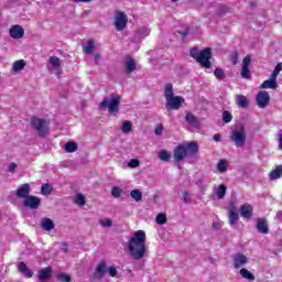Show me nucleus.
I'll return each mask as SVG.
<instances>
[{"instance_id":"nucleus-9","label":"nucleus","mask_w":282,"mask_h":282,"mask_svg":"<svg viewBox=\"0 0 282 282\" xmlns=\"http://www.w3.org/2000/svg\"><path fill=\"white\" fill-rule=\"evenodd\" d=\"M252 63V58L250 57V55H247L243 59H242V64H241V78H245L247 80H250L252 78V74L250 73V65Z\"/></svg>"},{"instance_id":"nucleus-57","label":"nucleus","mask_w":282,"mask_h":282,"mask_svg":"<svg viewBox=\"0 0 282 282\" xmlns=\"http://www.w3.org/2000/svg\"><path fill=\"white\" fill-rule=\"evenodd\" d=\"M279 149L282 150V134H279Z\"/></svg>"},{"instance_id":"nucleus-29","label":"nucleus","mask_w":282,"mask_h":282,"mask_svg":"<svg viewBox=\"0 0 282 282\" xmlns=\"http://www.w3.org/2000/svg\"><path fill=\"white\" fill-rule=\"evenodd\" d=\"M37 276H39L40 281H47V279H50L52 276V268L47 267V268L40 270Z\"/></svg>"},{"instance_id":"nucleus-36","label":"nucleus","mask_w":282,"mask_h":282,"mask_svg":"<svg viewBox=\"0 0 282 282\" xmlns=\"http://www.w3.org/2000/svg\"><path fill=\"white\" fill-rule=\"evenodd\" d=\"M228 219L230 226H236V224L239 221V214L237 212H228Z\"/></svg>"},{"instance_id":"nucleus-8","label":"nucleus","mask_w":282,"mask_h":282,"mask_svg":"<svg viewBox=\"0 0 282 282\" xmlns=\"http://www.w3.org/2000/svg\"><path fill=\"white\" fill-rule=\"evenodd\" d=\"M47 68H48V72H51L52 74H56L57 76H61V74H63L62 72L63 66L61 64V58H58L57 56H51L48 58Z\"/></svg>"},{"instance_id":"nucleus-26","label":"nucleus","mask_w":282,"mask_h":282,"mask_svg":"<svg viewBox=\"0 0 282 282\" xmlns=\"http://www.w3.org/2000/svg\"><path fill=\"white\" fill-rule=\"evenodd\" d=\"M257 230L262 235H268V221L264 218H259L257 221Z\"/></svg>"},{"instance_id":"nucleus-58","label":"nucleus","mask_w":282,"mask_h":282,"mask_svg":"<svg viewBox=\"0 0 282 282\" xmlns=\"http://www.w3.org/2000/svg\"><path fill=\"white\" fill-rule=\"evenodd\" d=\"M234 65H237V56L234 57Z\"/></svg>"},{"instance_id":"nucleus-2","label":"nucleus","mask_w":282,"mask_h":282,"mask_svg":"<svg viewBox=\"0 0 282 282\" xmlns=\"http://www.w3.org/2000/svg\"><path fill=\"white\" fill-rule=\"evenodd\" d=\"M164 96H165V107L166 109H182V106L186 100L182 96H175L173 91V84H165L164 86Z\"/></svg>"},{"instance_id":"nucleus-39","label":"nucleus","mask_w":282,"mask_h":282,"mask_svg":"<svg viewBox=\"0 0 282 282\" xmlns=\"http://www.w3.org/2000/svg\"><path fill=\"white\" fill-rule=\"evenodd\" d=\"M122 193H123V191H122V188H120L119 186H113V187L111 188V195H112V197H115L116 199L122 197Z\"/></svg>"},{"instance_id":"nucleus-34","label":"nucleus","mask_w":282,"mask_h":282,"mask_svg":"<svg viewBox=\"0 0 282 282\" xmlns=\"http://www.w3.org/2000/svg\"><path fill=\"white\" fill-rule=\"evenodd\" d=\"M120 129L127 135L133 131V123L131 121H123Z\"/></svg>"},{"instance_id":"nucleus-46","label":"nucleus","mask_w":282,"mask_h":282,"mask_svg":"<svg viewBox=\"0 0 282 282\" xmlns=\"http://www.w3.org/2000/svg\"><path fill=\"white\" fill-rule=\"evenodd\" d=\"M281 69H282V63H279L273 69L271 76L276 79L279 77V74L281 73Z\"/></svg>"},{"instance_id":"nucleus-21","label":"nucleus","mask_w":282,"mask_h":282,"mask_svg":"<svg viewBox=\"0 0 282 282\" xmlns=\"http://www.w3.org/2000/svg\"><path fill=\"white\" fill-rule=\"evenodd\" d=\"M17 197H20L22 199L30 197V184L21 185L17 191Z\"/></svg>"},{"instance_id":"nucleus-40","label":"nucleus","mask_w":282,"mask_h":282,"mask_svg":"<svg viewBox=\"0 0 282 282\" xmlns=\"http://www.w3.org/2000/svg\"><path fill=\"white\" fill-rule=\"evenodd\" d=\"M75 204H77V206H85V204H87V200L85 199V195L76 194L75 195Z\"/></svg>"},{"instance_id":"nucleus-56","label":"nucleus","mask_w":282,"mask_h":282,"mask_svg":"<svg viewBox=\"0 0 282 282\" xmlns=\"http://www.w3.org/2000/svg\"><path fill=\"white\" fill-rule=\"evenodd\" d=\"M77 3H91L94 0H75Z\"/></svg>"},{"instance_id":"nucleus-12","label":"nucleus","mask_w":282,"mask_h":282,"mask_svg":"<svg viewBox=\"0 0 282 282\" xmlns=\"http://www.w3.org/2000/svg\"><path fill=\"white\" fill-rule=\"evenodd\" d=\"M23 204L26 208H30L31 210H36V208L41 206V198L36 196H28L26 198H24Z\"/></svg>"},{"instance_id":"nucleus-20","label":"nucleus","mask_w":282,"mask_h":282,"mask_svg":"<svg viewBox=\"0 0 282 282\" xmlns=\"http://www.w3.org/2000/svg\"><path fill=\"white\" fill-rule=\"evenodd\" d=\"M227 191L228 186H226V184H220L214 187V195L217 197V199H224V197H226Z\"/></svg>"},{"instance_id":"nucleus-60","label":"nucleus","mask_w":282,"mask_h":282,"mask_svg":"<svg viewBox=\"0 0 282 282\" xmlns=\"http://www.w3.org/2000/svg\"><path fill=\"white\" fill-rule=\"evenodd\" d=\"M213 226H214V228H219L218 224H214Z\"/></svg>"},{"instance_id":"nucleus-15","label":"nucleus","mask_w":282,"mask_h":282,"mask_svg":"<svg viewBox=\"0 0 282 282\" xmlns=\"http://www.w3.org/2000/svg\"><path fill=\"white\" fill-rule=\"evenodd\" d=\"M97 48H98V44L94 40H87L83 44V52L87 56H91V54L95 53Z\"/></svg>"},{"instance_id":"nucleus-23","label":"nucleus","mask_w":282,"mask_h":282,"mask_svg":"<svg viewBox=\"0 0 282 282\" xmlns=\"http://www.w3.org/2000/svg\"><path fill=\"white\" fill-rule=\"evenodd\" d=\"M183 147L185 148V151L187 152V155H195L197 151H199V147L195 142L189 143H183Z\"/></svg>"},{"instance_id":"nucleus-1","label":"nucleus","mask_w":282,"mask_h":282,"mask_svg":"<svg viewBox=\"0 0 282 282\" xmlns=\"http://www.w3.org/2000/svg\"><path fill=\"white\" fill-rule=\"evenodd\" d=\"M128 252L134 261H140L147 256V231H134L127 242Z\"/></svg>"},{"instance_id":"nucleus-31","label":"nucleus","mask_w":282,"mask_h":282,"mask_svg":"<svg viewBox=\"0 0 282 282\" xmlns=\"http://www.w3.org/2000/svg\"><path fill=\"white\" fill-rule=\"evenodd\" d=\"M149 34H151V29L147 26H142L137 30L135 36H138L139 39H147Z\"/></svg>"},{"instance_id":"nucleus-5","label":"nucleus","mask_w":282,"mask_h":282,"mask_svg":"<svg viewBox=\"0 0 282 282\" xmlns=\"http://www.w3.org/2000/svg\"><path fill=\"white\" fill-rule=\"evenodd\" d=\"M246 127L243 124H238L234 128L230 134V140L238 148L243 147L246 144Z\"/></svg>"},{"instance_id":"nucleus-43","label":"nucleus","mask_w":282,"mask_h":282,"mask_svg":"<svg viewBox=\"0 0 282 282\" xmlns=\"http://www.w3.org/2000/svg\"><path fill=\"white\" fill-rule=\"evenodd\" d=\"M99 224L102 228H111V226H113V220L109 219V218H105L99 220Z\"/></svg>"},{"instance_id":"nucleus-16","label":"nucleus","mask_w":282,"mask_h":282,"mask_svg":"<svg viewBox=\"0 0 282 282\" xmlns=\"http://www.w3.org/2000/svg\"><path fill=\"white\" fill-rule=\"evenodd\" d=\"M240 215L241 217H243V219H250L251 217H253L254 212L252 208V205L245 203L240 206Z\"/></svg>"},{"instance_id":"nucleus-24","label":"nucleus","mask_w":282,"mask_h":282,"mask_svg":"<svg viewBox=\"0 0 282 282\" xmlns=\"http://www.w3.org/2000/svg\"><path fill=\"white\" fill-rule=\"evenodd\" d=\"M107 272V263L100 262L95 270V279H102Z\"/></svg>"},{"instance_id":"nucleus-28","label":"nucleus","mask_w":282,"mask_h":282,"mask_svg":"<svg viewBox=\"0 0 282 282\" xmlns=\"http://www.w3.org/2000/svg\"><path fill=\"white\" fill-rule=\"evenodd\" d=\"M236 105L240 107V109H246L248 105H250V101H248V98L243 95H237L236 96Z\"/></svg>"},{"instance_id":"nucleus-19","label":"nucleus","mask_w":282,"mask_h":282,"mask_svg":"<svg viewBox=\"0 0 282 282\" xmlns=\"http://www.w3.org/2000/svg\"><path fill=\"white\" fill-rule=\"evenodd\" d=\"M276 87H279L276 78L271 75L269 79L261 84L260 89H276Z\"/></svg>"},{"instance_id":"nucleus-10","label":"nucleus","mask_w":282,"mask_h":282,"mask_svg":"<svg viewBox=\"0 0 282 282\" xmlns=\"http://www.w3.org/2000/svg\"><path fill=\"white\" fill-rule=\"evenodd\" d=\"M249 261V258L243 252H237L232 256V265L236 270L243 268Z\"/></svg>"},{"instance_id":"nucleus-7","label":"nucleus","mask_w":282,"mask_h":282,"mask_svg":"<svg viewBox=\"0 0 282 282\" xmlns=\"http://www.w3.org/2000/svg\"><path fill=\"white\" fill-rule=\"evenodd\" d=\"M128 21H129V18L127 17V14H124V12L117 11L113 18V25L117 32H122V30L127 28Z\"/></svg>"},{"instance_id":"nucleus-50","label":"nucleus","mask_w":282,"mask_h":282,"mask_svg":"<svg viewBox=\"0 0 282 282\" xmlns=\"http://www.w3.org/2000/svg\"><path fill=\"white\" fill-rule=\"evenodd\" d=\"M58 279L59 281H63V282H70L72 281V278L65 273H62L58 275Z\"/></svg>"},{"instance_id":"nucleus-30","label":"nucleus","mask_w":282,"mask_h":282,"mask_svg":"<svg viewBox=\"0 0 282 282\" xmlns=\"http://www.w3.org/2000/svg\"><path fill=\"white\" fill-rule=\"evenodd\" d=\"M282 176V165H278L273 171L269 174V180H281Z\"/></svg>"},{"instance_id":"nucleus-37","label":"nucleus","mask_w":282,"mask_h":282,"mask_svg":"<svg viewBox=\"0 0 282 282\" xmlns=\"http://www.w3.org/2000/svg\"><path fill=\"white\" fill-rule=\"evenodd\" d=\"M158 156L159 159L162 161V162H169V160H171V152L166 151V150H161L159 153H158Z\"/></svg>"},{"instance_id":"nucleus-35","label":"nucleus","mask_w":282,"mask_h":282,"mask_svg":"<svg viewBox=\"0 0 282 282\" xmlns=\"http://www.w3.org/2000/svg\"><path fill=\"white\" fill-rule=\"evenodd\" d=\"M240 276H242V279H247L248 281H254V274H252V272L246 268L240 269Z\"/></svg>"},{"instance_id":"nucleus-13","label":"nucleus","mask_w":282,"mask_h":282,"mask_svg":"<svg viewBox=\"0 0 282 282\" xmlns=\"http://www.w3.org/2000/svg\"><path fill=\"white\" fill-rule=\"evenodd\" d=\"M186 155H188V152H186L184 144L177 145L175 148L173 154L175 162H183V160H186Z\"/></svg>"},{"instance_id":"nucleus-6","label":"nucleus","mask_w":282,"mask_h":282,"mask_svg":"<svg viewBox=\"0 0 282 282\" xmlns=\"http://www.w3.org/2000/svg\"><path fill=\"white\" fill-rule=\"evenodd\" d=\"M31 124H32L33 129H35V131H37V134L41 138H45V135H47V133H50V124L47 123V121H45L43 119L33 118L31 120Z\"/></svg>"},{"instance_id":"nucleus-53","label":"nucleus","mask_w":282,"mask_h":282,"mask_svg":"<svg viewBox=\"0 0 282 282\" xmlns=\"http://www.w3.org/2000/svg\"><path fill=\"white\" fill-rule=\"evenodd\" d=\"M162 131H164V128L162 127V124H159L156 126L154 133L155 135H162Z\"/></svg>"},{"instance_id":"nucleus-18","label":"nucleus","mask_w":282,"mask_h":282,"mask_svg":"<svg viewBox=\"0 0 282 282\" xmlns=\"http://www.w3.org/2000/svg\"><path fill=\"white\" fill-rule=\"evenodd\" d=\"M28 64L24 62V59H18L12 64L11 67V74L17 75V74H21V72H23V69H25V66Z\"/></svg>"},{"instance_id":"nucleus-4","label":"nucleus","mask_w":282,"mask_h":282,"mask_svg":"<svg viewBox=\"0 0 282 282\" xmlns=\"http://www.w3.org/2000/svg\"><path fill=\"white\" fill-rule=\"evenodd\" d=\"M120 100L122 97L120 95H110L100 102V109H108L109 113L116 116L120 109Z\"/></svg>"},{"instance_id":"nucleus-27","label":"nucleus","mask_w":282,"mask_h":282,"mask_svg":"<svg viewBox=\"0 0 282 282\" xmlns=\"http://www.w3.org/2000/svg\"><path fill=\"white\" fill-rule=\"evenodd\" d=\"M41 227L46 230V232H50L52 230H54L55 225L54 221L50 218H43L41 221Z\"/></svg>"},{"instance_id":"nucleus-25","label":"nucleus","mask_w":282,"mask_h":282,"mask_svg":"<svg viewBox=\"0 0 282 282\" xmlns=\"http://www.w3.org/2000/svg\"><path fill=\"white\" fill-rule=\"evenodd\" d=\"M185 120L189 124V127H194L195 129H197L199 127L197 117H195L192 112H186Z\"/></svg>"},{"instance_id":"nucleus-22","label":"nucleus","mask_w":282,"mask_h":282,"mask_svg":"<svg viewBox=\"0 0 282 282\" xmlns=\"http://www.w3.org/2000/svg\"><path fill=\"white\" fill-rule=\"evenodd\" d=\"M18 270H19V272H22L23 276H26V279H32V276L34 274L32 272V270H30V268H28V264H25L24 262H20L18 264Z\"/></svg>"},{"instance_id":"nucleus-59","label":"nucleus","mask_w":282,"mask_h":282,"mask_svg":"<svg viewBox=\"0 0 282 282\" xmlns=\"http://www.w3.org/2000/svg\"><path fill=\"white\" fill-rule=\"evenodd\" d=\"M98 58H100V55H99V54H97V55L95 56V59H96V61H98Z\"/></svg>"},{"instance_id":"nucleus-33","label":"nucleus","mask_w":282,"mask_h":282,"mask_svg":"<svg viewBox=\"0 0 282 282\" xmlns=\"http://www.w3.org/2000/svg\"><path fill=\"white\" fill-rule=\"evenodd\" d=\"M216 169L218 173H226V171H228V161L224 159L219 160L216 165Z\"/></svg>"},{"instance_id":"nucleus-11","label":"nucleus","mask_w":282,"mask_h":282,"mask_svg":"<svg viewBox=\"0 0 282 282\" xmlns=\"http://www.w3.org/2000/svg\"><path fill=\"white\" fill-rule=\"evenodd\" d=\"M256 102L260 109H265L270 105V94L265 90H261L256 96Z\"/></svg>"},{"instance_id":"nucleus-14","label":"nucleus","mask_w":282,"mask_h":282,"mask_svg":"<svg viewBox=\"0 0 282 282\" xmlns=\"http://www.w3.org/2000/svg\"><path fill=\"white\" fill-rule=\"evenodd\" d=\"M10 36L11 39H23V36L25 35V30L23 29V26L17 24V25H12L9 30Z\"/></svg>"},{"instance_id":"nucleus-44","label":"nucleus","mask_w":282,"mask_h":282,"mask_svg":"<svg viewBox=\"0 0 282 282\" xmlns=\"http://www.w3.org/2000/svg\"><path fill=\"white\" fill-rule=\"evenodd\" d=\"M223 121L226 122V124H228L229 122H232V113L225 110L223 112Z\"/></svg>"},{"instance_id":"nucleus-45","label":"nucleus","mask_w":282,"mask_h":282,"mask_svg":"<svg viewBox=\"0 0 282 282\" xmlns=\"http://www.w3.org/2000/svg\"><path fill=\"white\" fill-rule=\"evenodd\" d=\"M155 221H156V224H158L159 226H164V224H166V215H164V214H159V215L156 216Z\"/></svg>"},{"instance_id":"nucleus-51","label":"nucleus","mask_w":282,"mask_h":282,"mask_svg":"<svg viewBox=\"0 0 282 282\" xmlns=\"http://www.w3.org/2000/svg\"><path fill=\"white\" fill-rule=\"evenodd\" d=\"M183 202H185V204H191V194L188 192L183 193Z\"/></svg>"},{"instance_id":"nucleus-32","label":"nucleus","mask_w":282,"mask_h":282,"mask_svg":"<svg viewBox=\"0 0 282 282\" xmlns=\"http://www.w3.org/2000/svg\"><path fill=\"white\" fill-rule=\"evenodd\" d=\"M78 151V144L74 141H68L65 144V152L66 153H76Z\"/></svg>"},{"instance_id":"nucleus-61","label":"nucleus","mask_w":282,"mask_h":282,"mask_svg":"<svg viewBox=\"0 0 282 282\" xmlns=\"http://www.w3.org/2000/svg\"><path fill=\"white\" fill-rule=\"evenodd\" d=\"M171 1H172V3H177L178 0H171Z\"/></svg>"},{"instance_id":"nucleus-41","label":"nucleus","mask_w":282,"mask_h":282,"mask_svg":"<svg viewBox=\"0 0 282 282\" xmlns=\"http://www.w3.org/2000/svg\"><path fill=\"white\" fill-rule=\"evenodd\" d=\"M53 187L50 184H43L41 188L42 195H52Z\"/></svg>"},{"instance_id":"nucleus-3","label":"nucleus","mask_w":282,"mask_h":282,"mask_svg":"<svg viewBox=\"0 0 282 282\" xmlns=\"http://www.w3.org/2000/svg\"><path fill=\"white\" fill-rule=\"evenodd\" d=\"M192 58H195L197 63L202 65V67H205V69H210V56H213V53L210 52V48H204L203 51H198L197 48H192L189 52Z\"/></svg>"},{"instance_id":"nucleus-48","label":"nucleus","mask_w":282,"mask_h":282,"mask_svg":"<svg viewBox=\"0 0 282 282\" xmlns=\"http://www.w3.org/2000/svg\"><path fill=\"white\" fill-rule=\"evenodd\" d=\"M228 213H237V200H231L229 203Z\"/></svg>"},{"instance_id":"nucleus-49","label":"nucleus","mask_w":282,"mask_h":282,"mask_svg":"<svg viewBox=\"0 0 282 282\" xmlns=\"http://www.w3.org/2000/svg\"><path fill=\"white\" fill-rule=\"evenodd\" d=\"M108 274L109 276H118V269H116V267H109Z\"/></svg>"},{"instance_id":"nucleus-55","label":"nucleus","mask_w":282,"mask_h":282,"mask_svg":"<svg viewBox=\"0 0 282 282\" xmlns=\"http://www.w3.org/2000/svg\"><path fill=\"white\" fill-rule=\"evenodd\" d=\"M213 139L215 140V142H221V134L216 133L214 134Z\"/></svg>"},{"instance_id":"nucleus-38","label":"nucleus","mask_w":282,"mask_h":282,"mask_svg":"<svg viewBox=\"0 0 282 282\" xmlns=\"http://www.w3.org/2000/svg\"><path fill=\"white\" fill-rule=\"evenodd\" d=\"M130 197H132L134 202H140L142 199V192L140 189H132Z\"/></svg>"},{"instance_id":"nucleus-47","label":"nucleus","mask_w":282,"mask_h":282,"mask_svg":"<svg viewBox=\"0 0 282 282\" xmlns=\"http://www.w3.org/2000/svg\"><path fill=\"white\" fill-rule=\"evenodd\" d=\"M129 169H138L140 166V161L138 159H132L128 163Z\"/></svg>"},{"instance_id":"nucleus-52","label":"nucleus","mask_w":282,"mask_h":282,"mask_svg":"<svg viewBox=\"0 0 282 282\" xmlns=\"http://www.w3.org/2000/svg\"><path fill=\"white\" fill-rule=\"evenodd\" d=\"M17 163H10L9 165H8V172L9 173H14L15 171H17Z\"/></svg>"},{"instance_id":"nucleus-17","label":"nucleus","mask_w":282,"mask_h":282,"mask_svg":"<svg viewBox=\"0 0 282 282\" xmlns=\"http://www.w3.org/2000/svg\"><path fill=\"white\" fill-rule=\"evenodd\" d=\"M137 67H138V63H135V59L131 56H127L124 59L126 74H133Z\"/></svg>"},{"instance_id":"nucleus-42","label":"nucleus","mask_w":282,"mask_h":282,"mask_svg":"<svg viewBox=\"0 0 282 282\" xmlns=\"http://www.w3.org/2000/svg\"><path fill=\"white\" fill-rule=\"evenodd\" d=\"M214 76L218 80H224V78H226V73H224V69H221V68H216L215 72H214Z\"/></svg>"},{"instance_id":"nucleus-54","label":"nucleus","mask_w":282,"mask_h":282,"mask_svg":"<svg viewBox=\"0 0 282 282\" xmlns=\"http://www.w3.org/2000/svg\"><path fill=\"white\" fill-rule=\"evenodd\" d=\"M228 11H229L228 6L226 4L220 6L219 14H226V12Z\"/></svg>"}]
</instances>
